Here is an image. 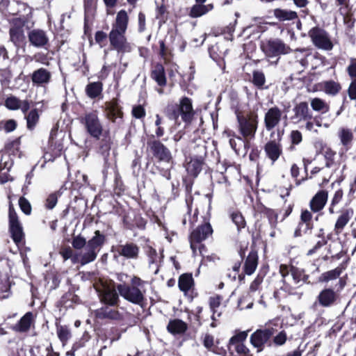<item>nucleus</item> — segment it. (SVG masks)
Listing matches in <instances>:
<instances>
[{"label":"nucleus","mask_w":356,"mask_h":356,"mask_svg":"<svg viewBox=\"0 0 356 356\" xmlns=\"http://www.w3.org/2000/svg\"><path fill=\"white\" fill-rule=\"evenodd\" d=\"M307 120H312V113L309 108L308 103L301 102L296 104L292 109L291 122L298 124Z\"/></svg>","instance_id":"nucleus-13"},{"label":"nucleus","mask_w":356,"mask_h":356,"mask_svg":"<svg viewBox=\"0 0 356 356\" xmlns=\"http://www.w3.org/2000/svg\"><path fill=\"white\" fill-rule=\"evenodd\" d=\"M117 289L122 297L133 304L142 305L145 302V290L143 289L120 284Z\"/></svg>","instance_id":"nucleus-10"},{"label":"nucleus","mask_w":356,"mask_h":356,"mask_svg":"<svg viewBox=\"0 0 356 356\" xmlns=\"http://www.w3.org/2000/svg\"><path fill=\"white\" fill-rule=\"evenodd\" d=\"M280 273L282 277V282L285 288H289V290L302 285L308 278L303 270L284 264L280 265Z\"/></svg>","instance_id":"nucleus-5"},{"label":"nucleus","mask_w":356,"mask_h":356,"mask_svg":"<svg viewBox=\"0 0 356 356\" xmlns=\"http://www.w3.org/2000/svg\"><path fill=\"white\" fill-rule=\"evenodd\" d=\"M103 85L100 81L92 82L86 87V93L90 99L102 97Z\"/></svg>","instance_id":"nucleus-33"},{"label":"nucleus","mask_w":356,"mask_h":356,"mask_svg":"<svg viewBox=\"0 0 356 356\" xmlns=\"http://www.w3.org/2000/svg\"><path fill=\"white\" fill-rule=\"evenodd\" d=\"M58 196L56 193H51L47 198L45 206L47 209H52L56 206Z\"/></svg>","instance_id":"nucleus-58"},{"label":"nucleus","mask_w":356,"mask_h":356,"mask_svg":"<svg viewBox=\"0 0 356 356\" xmlns=\"http://www.w3.org/2000/svg\"><path fill=\"white\" fill-rule=\"evenodd\" d=\"M203 161L201 159H191L186 165L188 174L193 177H197L202 168Z\"/></svg>","instance_id":"nucleus-36"},{"label":"nucleus","mask_w":356,"mask_h":356,"mask_svg":"<svg viewBox=\"0 0 356 356\" xmlns=\"http://www.w3.org/2000/svg\"><path fill=\"white\" fill-rule=\"evenodd\" d=\"M153 156L160 162L170 163L172 161V156L170 149L159 140H150L147 142Z\"/></svg>","instance_id":"nucleus-12"},{"label":"nucleus","mask_w":356,"mask_h":356,"mask_svg":"<svg viewBox=\"0 0 356 356\" xmlns=\"http://www.w3.org/2000/svg\"><path fill=\"white\" fill-rule=\"evenodd\" d=\"M348 95L351 100H356V79H352L348 89Z\"/></svg>","instance_id":"nucleus-61"},{"label":"nucleus","mask_w":356,"mask_h":356,"mask_svg":"<svg viewBox=\"0 0 356 356\" xmlns=\"http://www.w3.org/2000/svg\"><path fill=\"white\" fill-rule=\"evenodd\" d=\"M248 337V331L240 332L233 336L229 343V350H235L238 355L247 356L249 349L243 344V341Z\"/></svg>","instance_id":"nucleus-18"},{"label":"nucleus","mask_w":356,"mask_h":356,"mask_svg":"<svg viewBox=\"0 0 356 356\" xmlns=\"http://www.w3.org/2000/svg\"><path fill=\"white\" fill-rule=\"evenodd\" d=\"M328 199V193L325 190H320L311 199L309 208L314 213L320 212L325 207Z\"/></svg>","instance_id":"nucleus-23"},{"label":"nucleus","mask_w":356,"mask_h":356,"mask_svg":"<svg viewBox=\"0 0 356 356\" xmlns=\"http://www.w3.org/2000/svg\"><path fill=\"white\" fill-rule=\"evenodd\" d=\"M274 15L280 21L293 20L298 17L296 12L280 8L274 10Z\"/></svg>","instance_id":"nucleus-39"},{"label":"nucleus","mask_w":356,"mask_h":356,"mask_svg":"<svg viewBox=\"0 0 356 356\" xmlns=\"http://www.w3.org/2000/svg\"><path fill=\"white\" fill-rule=\"evenodd\" d=\"M338 136L341 144L348 149L353 140L352 131L349 129L341 128L338 132Z\"/></svg>","instance_id":"nucleus-41"},{"label":"nucleus","mask_w":356,"mask_h":356,"mask_svg":"<svg viewBox=\"0 0 356 356\" xmlns=\"http://www.w3.org/2000/svg\"><path fill=\"white\" fill-rule=\"evenodd\" d=\"M28 38L30 44L36 48H44L49 42L47 33L39 29L30 31L28 33Z\"/></svg>","instance_id":"nucleus-21"},{"label":"nucleus","mask_w":356,"mask_h":356,"mask_svg":"<svg viewBox=\"0 0 356 356\" xmlns=\"http://www.w3.org/2000/svg\"><path fill=\"white\" fill-rule=\"evenodd\" d=\"M263 281V278L260 276H257L253 282L251 283L249 289L250 293H254L259 289L260 285Z\"/></svg>","instance_id":"nucleus-60"},{"label":"nucleus","mask_w":356,"mask_h":356,"mask_svg":"<svg viewBox=\"0 0 356 356\" xmlns=\"http://www.w3.org/2000/svg\"><path fill=\"white\" fill-rule=\"evenodd\" d=\"M343 195V193L341 189L336 191L330 201L332 206H337L341 201Z\"/></svg>","instance_id":"nucleus-64"},{"label":"nucleus","mask_w":356,"mask_h":356,"mask_svg":"<svg viewBox=\"0 0 356 356\" xmlns=\"http://www.w3.org/2000/svg\"><path fill=\"white\" fill-rule=\"evenodd\" d=\"M232 220L234 224L237 226L238 229L245 227V222L243 216L238 212L233 213L231 215Z\"/></svg>","instance_id":"nucleus-52"},{"label":"nucleus","mask_w":356,"mask_h":356,"mask_svg":"<svg viewBox=\"0 0 356 356\" xmlns=\"http://www.w3.org/2000/svg\"><path fill=\"white\" fill-rule=\"evenodd\" d=\"M275 333L273 327H267L264 330H257L250 336V343L260 352L263 350L264 344L268 341Z\"/></svg>","instance_id":"nucleus-17"},{"label":"nucleus","mask_w":356,"mask_h":356,"mask_svg":"<svg viewBox=\"0 0 356 356\" xmlns=\"http://www.w3.org/2000/svg\"><path fill=\"white\" fill-rule=\"evenodd\" d=\"M213 8V4L209 3L204 5L203 3H198L193 5L190 10L189 16L193 18L200 17Z\"/></svg>","instance_id":"nucleus-34"},{"label":"nucleus","mask_w":356,"mask_h":356,"mask_svg":"<svg viewBox=\"0 0 356 356\" xmlns=\"http://www.w3.org/2000/svg\"><path fill=\"white\" fill-rule=\"evenodd\" d=\"M56 332L58 339L62 342L63 346L71 338L70 330L66 326H58Z\"/></svg>","instance_id":"nucleus-45"},{"label":"nucleus","mask_w":356,"mask_h":356,"mask_svg":"<svg viewBox=\"0 0 356 356\" xmlns=\"http://www.w3.org/2000/svg\"><path fill=\"white\" fill-rule=\"evenodd\" d=\"M354 215V210L352 208H346L341 211L337 221L334 224V232L340 234L344 227L348 225L350 220Z\"/></svg>","instance_id":"nucleus-25"},{"label":"nucleus","mask_w":356,"mask_h":356,"mask_svg":"<svg viewBox=\"0 0 356 356\" xmlns=\"http://www.w3.org/2000/svg\"><path fill=\"white\" fill-rule=\"evenodd\" d=\"M0 10L6 15H18L16 18H24L29 22L31 17L32 9L27 4L16 1L2 0L0 2Z\"/></svg>","instance_id":"nucleus-7"},{"label":"nucleus","mask_w":356,"mask_h":356,"mask_svg":"<svg viewBox=\"0 0 356 356\" xmlns=\"http://www.w3.org/2000/svg\"><path fill=\"white\" fill-rule=\"evenodd\" d=\"M51 73L48 70L41 67L35 70L31 74V81L33 84L45 86L50 83Z\"/></svg>","instance_id":"nucleus-27"},{"label":"nucleus","mask_w":356,"mask_h":356,"mask_svg":"<svg viewBox=\"0 0 356 356\" xmlns=\"http://www.w3.org/2000/svg\"><path fill=\"white\" fill-rule=\"evenodd\" d=\"M26 120L27 128L30 130L34 129L39 120V114L37 109L31 110L27 115L25 116Z\"/></svg>","instance_id":"nucleus-44"},{"label":"nucleus","mask_w":356,"mask_h":356,"mask_svg":"<svg viewBox=\"0 0 356 356\" xmlns=\"http://www.w3.org/2000/svg\"><path fill=\"white\" fill-rule=\"evenodd\" d=\"M228 136H232L229 138V145L235 151L238 155L245 156L248 153L250 147V140L243 136H237L234 133L232 134H229Z\"/></svg>","instance_id":"nucleus-20"},{"label":"nucleus","mask_w":356,"mask_h":356,"mask_svg":"<svg viewBox=\"0 0 356 356\" xmlns=\"http://www.w3.org/2000/svg\"><path fill=\"white\" fill-rule=\"evenodd\" d=\"M323 229H320V233L318 235V237H321L322 239L318 241L316 244L314 246V248L311 250H309L307 252V255H312V254H314L317 250H318L319 248H322L323 246H324L326 243H327V241L324 238V237H323Z\"/></svg>","instance_id":"nucleus-54"},{"label":"nucleus","mask_w":356,"mask_h":356,"mask_svg":"<svg viewBox=\"0 0 356 356\" xmlns=\"http://www.w3.org/2000/svg\"><path fill=\"white\" fill-rule=\"evenodd\" d=\"M346 284L344 278H340L332 287L323 289L316 296L314 305H318L326 308L332 307L339 300L340 293Z\"/></svg>","instance_id":"nucleus-4"},{"label":"nucleus","mask_w":356,"mask_h":356,"mask_svg":"<svg viewBox=\"0 0 356 356\" xmlns=\"http://www.w3.org/2000/svg\"><path fill=\"white\" fill-rule=\"evenodd\" d=\"M98 252H99L95 249H91L89 245H86L82 251L74 254L72 257V263H80L82 266L88 264L96 259Z\"/></svg>","instance_id":"nucleus-22"},{"label":"nucleus","mask_w":356,"mask_h":356,"mask_svg":"<svg viewBox=\"0 0 356 356\" xmlns=\"http://www.w3.org/2000/svg\"><path fill=\"white\" fill-rule=\"evenodd\" d=\"M102 300L108 305H115L118 302V295L115 290L106 289L102 296Z\"/></svg>","instance_id":"nucleus-42"},{"label":"nucleus","mask_w":356,"mask_h":356,"mask_svg":"<svg viewBox=\"0 0 356 356\" xmlns=\"http://www.w3.org/2000/svg\"><path fill=\"white\" fill-rule=\"evenodd\" d=\"M11 295L10 284L8 280L0 283V299L8 298Z\"/></svg>","instance_id":"nucleus-46"},{"label":"nucleus","mask_w":356,"mask_h":356,"mask_svg":"<svg viewBox=\"0 0 356 356\" xmlns=\"http://www.w3.org/2000/svg\"><path fill=\"white\" fill-rule=\"evenodd\" d=\"M313 44L319 49L330 51L333 43L328 33L322 28L316 26L310 29L308 33Z\"/></svg>","instance_id":"nucleus-11"},{"label":"nucleus","mask_w":356,"mask_h":356,"mask_svg":"<svg viewBox=\"0 0 356 356\" xmlns=\"http://www.w3.org/2000/svg\"><path fill=\"white\" fill-rule=\"evenodd\" d=\"M266 82L264 74L261 71L256 70L252 73V83L258 88H262Z\"/></svg>","instance_id":"nucleus-47"},{"label":"nucleus","mask_w":356,"mask_h":356,"mask_svg":"<svg viewBox=\"0 0 356 356\" xmlns=\"http://www.w3.org/2000/svg\"><path fill=\"white\" fill-rule=\"evenodd\" d=\"M312 213L311 211L308 210H304L302 211L300 215V220L301 222L306 224V227L307 229H311L312 228Z\"/></svg>","instance_id":"nucleus-51"},{"label":"nucleus","mask_w":356,"mask_h":356,"mask_svg":"<svg viewBox=\"0 0 356 356\" xmlns=\"http://www.w3.org/2000/svg\"><path fill=\"white\" fill-rule=\"evenodd\" d=\"M193 277L191 275H181L179 279V287L181 291L187 292L190 290L193 284Z\"/></svg>","instance_id":"nucleus-43"},{"label":"nucleus","mask_w":356,"mask_h":356,"mask_svg":"<svg viewBox=\"0 0 356 356\" xmlns=\"http://www.w3.org/2000/svg\"><path fill=\"white\" fill-rule=\"evenodd\" d=\"M282 111L277 106L270 108L264 115V126L266 131H270L275 128L281 122Z\"/></svg>","instance_id":"nucleus-19"},{"label":"nucleus","mask_w":356,"mask_h":356,"mask_svg":"<svg viewBox=\"0 0 356 356\" xmlns=\"http://www.w3.org/2000/svg\"><path fill=\"white\" fill-rule=\"evenodd\" d=\"M8 218L10 232L13 241L15 243L21 242L24 238L23 228L17 214L11 207L9 208Z\"/></svg>","instance_id":"nucleus-16"},{"label":"nucleus","mask_w":356,"mask_h":356,"mask_svg":"<svg viewBox=\"0 0 356 356\" xmlns=\"http://www.w3.org/2000/svg\"><path fill=\"white\" fill-rule=\"evenodd\" d=\"M18 202L22 211L26 215H30L31 213L32 208L29 201L24 197H21Z\"/></svg>","instance_id":"nucleus-49"},{"label":"nucleus","mask_w":356,"mask_h":356,"mask_svg":"<svg viewBox=\"0 0 356 356\" xmlns=\"http://www.w3.org/2000/svg\"><path fill=\"white\" fill-rule=\"evenodd\" d=\"M147 254L149 257V263L150 265L158 262L159 257L156 250L152 247H149L147 250Z\"/></svg>","instance_id":"nucleus-59"},{"label":"nucleus","mask_w":356,"mask_h":356,"mask_svg":"<svg viewBox=\"0 0 356 356\" xmlns=\"http://www.w3.org/2000/svg\"><path fill=\"white\" fill-rule=\"evenodd\" d=\"M261 49L269 57L287 54L289 50V47L279 39L270 40L266 43H263Z\"/></svg>","instance_id":"nucleus-15"},{"label":"nucleus","mask_w":356,"mask_h":356,"mask_svg":"<svg viewBox=\"0 0 356 356\" xmlns=\"http://www.w3.org/2000/svg\"><path fill=\"white\" fill-rule=\"evenodd\" d=\"M345 270V266L343 264L339 265L334 269L326 271L321 275L318 278L320 282L328 283L332 281L337 280V282L341 278L340 276Z\"/></svg>","instance_id":"nucleus-28"},{"label":"nucleus","mask_w":356,"mask_h":356,"mask_svg":"<svg viewBox=\"0 0 356 356\" xmlns=\"http://www.w3.org/2000/svg\"><path fill=\"white\" fill-rule=\"evenodd\" d=\"M187 329V323L178 318L170 320L167 325L168 331L174 335L182 334Z\"/></svg>","instance_id":"nucleus-30"},{"label":"nucleus","mask_w":356,"mask_h":356,"mask_svg":"<svg viewBox=\"0 0 356 356\" xmlns=\"http://www.w3.org/2000/svg\"><path fill=\"white\" fill-rule=\"evenodd\" d=\"M321 86L325 93L330 96L337 95L341 90L340 83L332 80L321 83Z\"/></svg>","instance_id":"nucleus-35"},{"label":"nucleus","mask_w":356,"mask_h":356,"mask_svg":"<svg viewBox=\"0 0 356 356\" xmlns=\"http://www.w3.org/2000/svg\"><path fill=\"white\" fill-rule=\"evenodd\" d=\"M80 122L83 125L87 133L93 138L99 140L102 136H104V138L102 140L104 144L101 147L104 151H107L110 149L111 140L108 137V131H104L97 111L85 113L80 118Z\"/></svg>","instance_id":"nucleus-2"},{"label":"nucleus","mask_w":356,"mask_h":356,"mask_svg":"<svg viewBox=\"0 0 356 356\" xmlns=\"http://www.w3.org/2000/svg\"><path fill=\"white\" fill-rule=\"evenodd\" d=\"M122 115L121 108L115 101L106 104V116L109 120L114 123H120Z\"/></svg>","instance_id":"nucleus-24"},{"label":"nucleus","mask_w":356,"mask_h":356,"mask_svg":"<svg viewBox=\"0 0 356 356\" xmlns=\"http://www.w3.org/2000/svg\"><path fill=\"white\" fill-rule=\"evenodd\" d=\"M118 253L128 259H136L139 254V247L134 243H127L117 248Z\"/></svg>","instance_id":"nucleus-26"},{"label":"nucleus","mask_w":356,"mask_h":356,"mask_svg":"<svg viewBox=\"0 0 356 356\" xmlns=\"http://www.w3.org/2000/svg\"><path fill=\"white\" fill-rule=\"evenodd\" d=\"M95 315L99 319L108 318L111 320H120L122 317L118 311L108 306L96 309L95 311Z\"/></svg>","instance_id":"nucleus-29"},{"label":"nucleus","mask_w":356,"mask_h":356,"mask_svg":"<svg viewBox=\"0 0 356 356\" xmlns=\"http://www.w3.org/2000/svg\"><path fill=\"white\" fill-rule=\"evenodd\" d=\"M105 241V235L102 234L100 231L97 230L95 232V235L88 241L87 245H89L90 248L99 252Z\"/></svg>","instance_id":"nucleus-38"},{"label":"nucleus","mask_w":356,"mask_h":356,"mask_svg":"<svg viewBox=\"0 0 356 356\" xmlns=\"http://www.w3.org/2000/svg\"><path fill=\"white\" fill-rule=\"evenodd\" d=\"M165 112L170 119L177 121L181 116L186 122L191 120L194 113L191 99L186 97L180 100L179 104L168 106Z\"/></svg>","instance_id":"nucleus-6"},{"label":"nucleus","mask_w":356,"mask_h":356,"mask_svg":"<svg viewBox=\"0 0 356 356\" xmlns=\"http://www.w3.org/2000/svg\"><path fill=\"white\" fill-rule=\"evenodd\" d=\"M220 305V299L219 297H211L209 298V307L211 312L216 313Z\"/></svg>","instance_id":"nucleus-62"},{"label":"nucleus","mask_w":356,"mask_h":356,"mask_svg":"<svg viewBox=\"0 0 356 356\" xmlns=\"http://www.w3.org/2000/svg\"><path fill=\"white\" fill-rule=\"evenodd\" d=\"M33 314L31 312H27L20 321L14 325L13 330L16 332H27L31 327L32 323Z\"/></svg>","instance_id":"nucleus-37"},{"label":"nucleus","mask_w":356,"mask_h":356,"mask_svg":"<svg viewBox=\"0 0 356 356\" xmlns=\"http://www.w3.org/2000/svg\"><path fill=\"white\" fill-rule=\"evenodd\" d=\"M87 243L84 237L79 235L73 238L72 245L74 249L81 250L86 246Z\"/></svg>","instance_id":"nucleus-50"},{"label":"nucleus","mask_w":356,"mask_h":356,"mask_svg":"<svg viewBox=\"0 0 356 356\" xmlns=\"http://www.w3.org/2000/svg\"><path fill=\"white\" fill-rule=\"evenodd\" d=\"M128 23L127 13L124 10H121L117 13L115 19L111 25V30L108 34L110 45L118 54L129 53L132 50V45L126 38Z\"/></svg>","instance_id":"nucleus-1"},{"label":"nucleus","mask_w":356,"mask_h":356,"mask_svg":"<svg viewBox=\"0 0 356 356\" xmlns=\"http://www.w3.org/2000/svg\"><path fill=\"white\" fill-rule=\"evenodd\" d=\"M347 72L348 76L352 79H356V58H351L349 60V64L347 67Z\"/></svg>","instance_id":"nucleus-55"},{"label":"nucleus","mask_w":356,"mask_h":356,"mask_svg":"<svg viewBox=\"0 0 356 356\" xmlns=\"http://www.w3.org/2000/svg\"><path fill=\"white\" fill-rule=\"evenodd\" d=\"M29 22L24 18H13L9 20V40L17 48L26 44V35L24 27Z\"/></svg>","instance_id":"nucleus-9"},{"label":"nucleus","mask_w":356,"mask_h":356,"mask_svg":"<svg viewBox=\"0 0 356 356\" xmlns=\"http://www.w3.org/2000/svg\"><path fill=\"white\" fill-rule=\"evenodd\" d=\"M151 78L154 80L159 86H165L166 85V77L163 66L160 64H156L152 72Z\"/></svg>","instance_id":"nucleus-31"},{"label":"nucleus","mask_w":356,"mask_h":356,"mask_svg":"<svg viewBox=\"0 0 356 356\" xmlns=\"http://www.w3.org/2000/svg\"><path fill=\"white\" fill-rule=\"evenodd\" d=\"M212 233L213 229L209 222H205L192 232L190 236V243L194 255L197 254V250L200 254H203L205 247L200 243L211 236Z\"/></svg>","instance_id":"nucleus-8"},{"label":"nucleus","mask_w":356,"mask_h":356,"mask_svg":"<svg viewBox=\"0 0 356 356\" xmlns=\"http://www.w3.org/2000/svg\"><path fill=\"white\" fill-rule=\"evenodd\" d=\"M21 100L16 97L11 96L5 101V106L10 110H17L20 106Z\"/></svg>","instance_id":"nucleus-48"},{"label":"nucleus","mask_w":356,"mask_h":356,"mask_svg":"<svg viewBox=\"0 0 356 356\" xmlns=\"http://www.w3.org/2000/svg\"><path fill=\"white\" fill-rule=\"evenodd\" d=\"M310 104L313 111L316 112L326 113L330 110L329 105L323 99L318 97L312 99Z\"/></svg>","instance_id":"nucleus-40"},{"label":"nucleus","mask_w":356,"mask_h":356,"mask_svg":"<svg viewBox=\"0 0 356 356\" xmlns=\"http://www.w3.org/2000/svg\"><path fill=\"white\" fill-rule=\"evenodd\" d=\"M258 264V255L256 251L252 250L244 264V270L245 274L250 275L253 274L257 267Z\"/></svg>","instance_id":"nucleus-32"},{"label":"nucleus","mask_w":356,"mask_h":356,"mask_svg":"<svg viewBox=\"0 0 356 356\" xmlns=\"http://www.w3.org/2000/svg\"><path fill=\"white\" fill-rule=\"evenodd\" d=\"M282 139V134L280 131H277V139L271 140L267 142L264 147V152L268 159H269L274 164L282 154V146L280 143Z\"/></svg>","instance_id":"nucleus-14"},{"label":"nucleus","mask_w":356,"mask_h":356,"mask_svg":"<svg viewBox=\"0 0 356 356\" xmlns=\"http://www.w3.org/2000/svg\"><path fill=\"white\" fill-rule=\"evenodd\" d=\"M350 0H335V3L339 8V12L341 15H346V10L349 9Z\"/></svg>","instance_id":"nucleus-56"},{"label":"nucleus","mask_w":356,"mask_h":356,"mask_svg":"<svg viewBox=\"0 0 356 356\" xmlns=\"http://www.w3.org/2000/svg\"><path fill=\"white\" fill-rule=\"evenodd\" d=\"M191 208L188 206V211L186 214L184 215L181 222L184 225H186L188 222L190 224L194 223L197 220V211L194 213L193 216H191Z\"/></svg>","instance_id":"nucleus-53"},{"label":"nucleus","mask_w":356,"mask_h":356,"mask_svg":"<svg viewBox=\"0 0 356 356\" xmlns=\"http://www.w3.org/2000/svg\"><path fill=\"white\" fill-rule=\"evenodd\" d=\"M132 115L134 118L140 119L145 117V111L142 106H134L132 109Z\"/></svg>","instance_id":"nucleus-63"},{"label":"nucleus","mask_w":356,"mask_h":356,"mask_svg":"<svg viewBox=\"0 0 356 356\" xmlns=\"http://www.w3.org/2000/svg\"><path fill=\"white\" fill-rule=\"evenodd\" d=\"M291 140L293 145H298L302 140V136L300 131L293 130L290 134Z\"/></svg>","instance_id":"nucleus-57"},{"label":"nucleus","mask_w":356,"mask_h":356,"mask_svg":"<svg viewBox=\"0 0 356 356\" xmlns=\"http://www.w3.org/2000/svg\"><path fill=\"white\" fill-rule=\"evenodd\" d=\"M238 131L241 136L249 140H252L258 127V115L257 111H251L246 113L236 112Z\"/></svg>","instance_id":"nucleus-3"}]
</instances>
